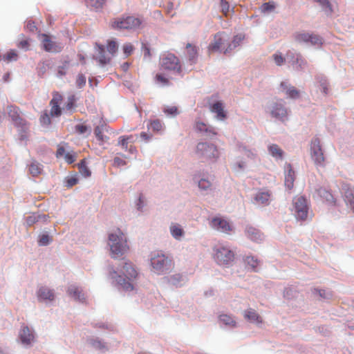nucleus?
<instances>
[{
  "mask_svg": "<svg viewBox=\"0 0 354 354\" xmlns=\"http://www.w3.org/2000/svg\"><path fill=\"white\" fill-rule=\"evenodd\" d=\"M118 270L125 277L123 278L118 272L115 270L113 267L109 268V277L113 280V282L115 283L118 289L123 290L126 292L131 291L134 289L132 280L136 279L138 276V272L133 267L131 262L126 260H122L118 266Z\"/></svg>",
  "mask_w": 354,
  "mask_h": 354,
  "instance_id": "f257e3e1",
  "label": "nucleus"
},
{
  "mask_svg": "<svg viewBox=\"0 0 354 354\" xmlns=\"http://www.w3.org/2000/svg\"><path fill=\"white\" fill-rule=\"evenodd\" d=\"M149 261L151 270L158 275L169 273L174 267L172 259L160 250L151 252Z\"/></svg>",
  "mask_w": 354,
  "mask_h": 354,
  "instance_id": "f03ea898",
  "label": "nucleus"
},
{
  "mask_svg": "<svg viewBox=\"0 0 354 354\" xmlns=\"http://www.w3.org/2000/svg\"><path fill=\"white\" fill-rule=\"evenodd\" d=\"M108 245L110 248L111 256L114 259L122 257L129 250L127 239L120 230L109 234Z\"/></svg>",
  "mask_w": 354,
  "mask_h": 354,
  "instance_id": "7ed1b4c3",
  "label": "nucleus"
},
{
  "mask_svg": "<svg viewBox=\"0 0 354 354\" xmlns=\"http://www.w3.org/2000/svg\"><path fill=\"white\" fill-rule=\"evenodd\" d=\"M8 113L15 126L18 129L19 140L21 141L26 140L28 127L26 121L20 116L19 109L15 106H8Z\"/></svg>",
  "mask_w": 354,
  "mask_h": 354,
  "instance_id": "20e7f679",
  "label": "nucleus"
},
{
  "mask_svg": "<svg viewBox=\"0 0 354 354\" xmlns=\"http://www.w3.org/2000/svg\"><path fill=\"white\" fill-rule=\"evenodd\" d=\"M213 250L214 259L218 264L228 266L234 261V252L229 247L218 245Z\"/></svg>",
  "mask_w": 354,
  "mask_h": 354,
  "instance_id": "39448f33",
  "label": "nucleus"
},
{
  "mask_svg": "<svg viewBox=\"0 0 354 354\" xmlns=\"http://www.w3.org/2000/svg\"><path fill=\"white\" fill-rule=\"evenodd\" d=\"M308 210L309 205L304 196H297L293 198L291 211L297 220H306L308 216Z\"/></svg>",
  "mask_w": 354,
  "mask_h": 354,
  "instance_id": "423d86ee",
  "label": "nucleus"
},
{
  "mask_svg": "<svg viewBox=\"0 0 354 354\" xmlns=\"http://www.w3.org/2000/svg\"><path fill=\"white\" fill-rule=\"evenodd\" d=\"M160 68L173 74H180L181 72V66L179 59L174 54H163L160 59Z\"/></svg>",
  "mask_w": 354,
  "mask_h": 354,
  "instance_id": "0eeeda50",
  "label": "nucleus"
},
{
  "mask_svg": "<svg viewBox=\"0 0 354 354\" xmlns=\"http://www.w3.org/2000/svg\"><path fill=\"white\" fill-rule=\"evenodd\" d=\"M310 158L316 167H324L325 166V156L324 150L321 145L320 140L315 137L311 140L310 147Z\"/></svg>",
  "mask_w": 354,
  "mask_h": 354,
  "instance_id": "6e6552de",
  "label": "nucleus"
},
{
  "mask_svg": "<svg viewBox=\"0 0 354 354\" xmlns=\"http://www.w3.org/2000/svg\"><path fill=\"white\" fill-rule=\"evenodd\" d=\"M294 39L299 44L306 46H315L319 48L323 44V39L319 35L307 32H296L294 35Z\"/></svg>",
  "mask_w": 354,
  "mask_h": 354,
  "instance_id": "1a4fd4ad",
  "label": "nucleus"
},
{
  "mask_svg": "<svg viewBox=\"0 0 354 354\" xmlns=\"http://www.w3.org/2000/svg\"><path fill=\"white\" fill-rule=\"evenodd\" d=\"M196 154L200 158L216 161L219 156L216 147L207 142H199L196 146Z\"/></svg>",
  "mask_w": 354,
  "mask_h": 354,
  "instance_id": "9d476101",
  "label": "nucleus"
},
{
  "mask_svg": "<svg viewBox=\"0 0 354 354\" xmlns=\"http://www.w3.org/2000/svg\"><path fill=\"white\" fill-rule=\"evenodd\" d=\"M266 111L272 118L280 121H285L288 118V110L283 100L272 101L266 108Z\"/></svg>",
  "mask_w": 354,
  "mask_h": 354,
  "instance_id": "9b49d317",
  "label": "nucleus"
},
{
  "mask_svg": "<svg viewBox=\"0 0 354 354\" xmlns=\"http://www.w3.org/2000/svg\"><path fill=\"white\" fill-rule=\"evenodd\" d=\"M140 24L141 21L139 18L129 16L115 19L112 24V27L115 29L134 30L139 28Z\"/></svg>",
  "mask_w": 354,
  "mask_h": 354,
  "instance_id": "f8f14e48",
  "label": "nucleus"
},
{
  "mask_svg": "<svg viewBox=\"0 0 354 354\" xmlns=\"http://www.w3.org/2000/svg\"><path fill=\"white\" fill-rule=\"evenodd\" d=\"M229 40L228 35L224 32H219L214 35L213 41L208 46L210 52H223L227 47V42Z\"/></svg>",
  "mask_w": 354,
  "mask_h": 354,
  "instance_id": "ddd939ff",
  "label": "nucleus"
},
{
  "mask_svg": "<svg viewBox=\"0 0 354 354\" xmlns=\"http://www.w3.org/2000/svg\"><path fill=\"white\" fill-rule=\"evenodd\" d=\"M286 60L297 71L304 70L307 66V62L301 55L294 51L286 53Z\"/></svg>",
  "mask_w": 354,
  "mask_h": 354,
  "instance_id": "4468645a",
  "label": "nucleus"
},
{
  "mask_svg": "<svg viewBox=\"0 0 354 354\" xmlns=\"http://www.w3.org/2000/svg\"><path fill=\"white\" fill-rule=\"evenodd\" d=\"M36 295L39 302H43L46 304L52 303L55 299L54 290L44 286L38 288Z\"/></svg>",
  "mask_w": 354,
  "mask_h": 354,
  "instance_id": "2eb2a0df",
  "label": "nucleus"
},
{
  "mask_svg": "<svg viewBox=\"0 0 354 354\" xmlns=\"http://www.w3.org/2000/svg\"><path fill=\"white\" fill-rule=\"evenodd\" d=\"M44 39L43 48L46 52L57 53L62 50L64 45L62 43L57 42L50 39L49 36L46 34L42 35Z\"/></svg>",
  "mask_w": 354,
  "mask_h": 354,
  "instance_id": "dca6fc26",
  "label": "nucleus"
},
{
  "mask_svg": "<svg viewBox=\"0 0 354 354\" xmlns=\"http://www.w3.org/2000/svg\"><path fill=\"white\" fill-rule=\"evenodd\" d=\"M19 339L24 346H29L35 341V331L27 326H22L19 331Z\"/></svg>",
  "mask_w": 354,
  "mask_h": 354,
  "instance_id": "f3484780",
  "label": "nucleus"
},
{
  "mask_svg": "<svg viewBox=\"0 0 354 354\" xmlns=\"http://www.w3.org/2000/svg\"><path fill=\"white\" fill-rule=\"evenodd\" d=\"M210 227L221 232H228L232 230L230 223L227 221L220 217L212 218L210 222Z\"/></svg>",
  "mask_w": 354,
  "mask_h": 354,
  "instance_id": "a211bd4d",
  "label": "nucleus"
},
{
  "mask_svg": "<svg viewBox=\"0 0 354 354\" xmlns=\"http://www.w3.org/2000/svg\"><path fill=\"white\" fill-rule=\"evenodd\" d=\"M93 59L98 62L100 66H104L111 60V57L105 54L104 46L97 43L95 44V54L93 55Z\"/></svg>",
  "mask_w": 354,
  "mask_h": 354,
  "instance_id": "6ab92c4d",
  "label": "nucleus"
},
{
  "mask_svg": "<svg viewBox=\"0 0 354 354\" xmlns=\"http://www.w3.org/2000/svg\"><path fill=\"white\" fill-rule=\"evenodd\" d=\"M281 91L289 98L296 100L299 97V91L290 85L288 82H282L280 84Z\"/></svg>",
  "mask_w": 354,
  "mask_h": 354,
  "instance_id": "aec40b11",
  "label": "nucleus"
},
{
  "mask_svg": "<svg viewBox=\"0 0 354 354\" xmlns=\"http://www.w3.org/2000/svg\"><path fill=\"white\" fill-rule=\"evenodd\" d=\"M271 194L269 191L259 190L253 197L254 203L257 205H268L270 203Z\"/></svg>",
  "mask_w": 354,
  "mask_h": 354,
  "instance_id": "412c9836",
  "label": "nucleus"
},
{
  "mask_svg": "<svg viewBox=\"0 0 354 354\" xmlns=\"http://www.w3.org/2000/svg\"><path fill=\"white\" fill-rule=\"evenodd\" d=\"M209 110L212 113L216 114V118L218 120H223L226 118V113L224 111L221 101H217L210 104Z\"/></svg>",
  "mask_w": 354,
  "mask_h": 354,
  "instance_id": "4be33fe9",
  "label": "nucleus"
},
{
  "mask_svg": "<svg viewBox=\"0 0 354 354\" xmlns=\"http://www.w3.org/2000/svg\"><path fill=\"white\" fill-rule=\"evenodd\" d=\"M167 283L176 287L182 286L185 282V277L179 273L164 277L163 279Z\"/></svg>",
  "mask_w": 354,
  "mask_h": 354,
  "instance_id": "5701e85b",
  "label": "nucleus"
},
{
  "mask_svg": "<svg viewBox=\"0 0 354 354\" xmlns=\"http://www.w3.org/2000/svg\"><path fill=\"white\" fill-rule=\"evenodd\" d=\"M244 39L245 35L243 33H239L234 35L231 42H227V47L224 50V54L229 53L232 50L239 46L241 44L242 41L244 40Z\"/></svg>",
  "mask_w": 354,
  "mask_h": 354,
  "instance_id": "b1692460",
  "label": "nucleus"
},
{
  "mask_svg": "<svg viewBox=\"0 0 354 354\" xmlns=\"http://www.w3.org/2000/svg\"><path fill=\"white\" fill-rule=\"evenodd\" d=\"M67 292L71 297L74 298V299L80 302L84 303L86 300L85 295L82 289L76 286H70L68 288Z\"/></svg>",
  "mask_w": 354,
  "mask_h": 354,
  "instance_id": "393cba45",
  "label": "nucleus"
},
{
  "mask_svg": "<svg viewBox=\"0 0 354 354\" xmlns=\"http://www.w3.org/2000/svg\"><path fill=\"white\" fill-rule=\"evenodd\" d=\"M169 232L171 236L176 241H181L185 236V231L178 223H172L169 226Z\"/></svg>",
  "mask_w": 354,
  "mask_h": 354,
  "instance_id": "a878e982",
  "label": "nucleus"
},
{
  "mask_svg": "<svg viewBox=\"0 0 354 354\" xmlns=\"http://www.w3.org/2000/svg\"><path fill=\"white\" fill-rule=\"evenodd\" d=\"M286 174H285V186L290 189L293 187L295 181V172L292 170L291 165L288 164L286 166Z\"/></svg>",
  "mask_w": 354,
  "mask_h": 354,
  "instance_id": "bb28decb",
  "label": "nucleus"
},
{
  "mask_svg": "<svg viewBox=\"0 0 354 354\" xmlns=\"http://www.w3.org/2000/svg\"><path fill=\"white\" fill-rule=\"evenodd\" d=\"M246 235L248 239L254 242H259L263 240V236L261 232L251 226L246 227Z\"/></svg>",
  "mask_w": 354,
  "mask_h": 354,
  "instance_id": "cd10ccee",
  "label": "nucleus"
},
{
  "mask_svg": "<svg viewBox=\"0 0 354 354\" xmlns=\"http://www.w3.org/2000/svg\"><path fill=\"white\" fill-rule=\"evenodd\" d=\"M243 316L245 319L251 323L260 324L262 322L257 311L252 308L245 310L243 313Z\"/></svg>",
  "mask_w": 354,
  "mask_h": 354,
  "instance_id": "c85d7f7f",
  "label": "nucleus"
},
{
  "mask_svg": "<svg viewBox=\"0 0 354 354\" xmlns=\"http://www.w3.org/2000/svg\"><path fill=\"white\" fill-rule=\"evenodd\" d=\"M269 153L276 160L283 158V151L276 144L270 145L268 147Z\"/></svg>",
  "mask_w": 354,
  "mask_h": 354,
  "instance_id": "c756f323",
  "label": "nucleus"
},
{
  "mask_svg": "<svg viewBox=\"0 0 354 354\" xmlns=\"http://www.w3.org/2000/svg\"><path fill=\"white\" fill-rule=\"evenodd\" d=\"M245 263L248 270L251 271H257V267L259 265V261L254 256H247L244 259Z\"/></svg>",
  "mask_w": 354,
  "mask_h": 354,
  "instance_id": "7c9ffc66",
  "label": "nucleus"
},
{
  "mask_svg": "<svg viewBox=\"0 0 354 354\" xmlns=\"http://www.w3.org/2000/svg\"><path fill=\"white\" fill-rule=\"evenodd\" d=\"M219 321L221 324L230 328H235L236 326V322L234 318L227 314H222L219 316Z\"/></svg>",
  "mask_w": 354,
  "mask_h": 354,
  "instance_id": "2f4dec72",
  "label": "nucleus"
},
{
  "mask_svg": "<svg viewBox=\"0 0 354 354\" xmlns=\"http://www.w3.org/2000/svg\"><path fill=\"white\" fill-rule=\"evenodd\" d=\"M74 131L78 135L88 136L91 133L92 129L84 124H77L75 126Z\"/></svg>",
  "mask_w": 354,
  "mask_h": 354,
  "instance_id": "473e14b6",
  "label": "nucleus"
},
{
  "mask_svg": "<svg viewBox=\"0 0 354 354\" xmlns=\"http://www.w3.org/2000/svg\"><path fill=\"white\" fill-rule=\"evenodd\" d=\"M322 8V10L327 15H330L333 12V6L328 0H314Z\"/></svg>",
  "mask_w": 354,
  "mask_h": 354,
  "instance_id": "72a5a7b5",
  "label": "nucleus"
},
{
  "mask_svg": "<svg viewBox=\"0 0 354 354\" xmlns=\"http://www.w3.org/2000/svg\"><path fill=\"white\" fill-rule=\"evenodd\" d=\"M88 344H91L94 348L100 351L107 350L106 346L104 342L99 338H91L88 340Z\"/></svg>",
  "mask_w": 354,
  "mask_h": 354,
  "instance_id": "f704fd0d",
  "label": "nucleus"
},
{
  "mask_svg": "<svg viewBox=\"0 0 354 354\" xmlns=\"http://www.w3.org/2000/svg\"><path fill=\"white\" fill-rule=\"evenodd\" d=\"M52 241L53 238L47 232H43L38 236V245L39 246H47Z\"/></svg>",
  "mask_w": 354,
  "mask_h": 354,
  "instance_id": "c9c22d12",
  "label": "nucleus"
},
{
  "mask_svg": "<svg viewBox=\"0 0 354 354\" xmlns=\"http://www.w3.org/2000/svg\"><path fill=\"white\" fill-rule=\"evenodd\" d=\"M104 127V125L97 126L94 130V133L97 139L100 142V144L104 143L108 140V137L103 135Z\"/></svg>",
  "mask_w": 354,
  "mask_h": 354,
  "instance_id": "e433bc0d",
  "label": "nucleus"
},
{
  "mask_svg": "<svg viewBox=\"0 0 354 354\" xmlns=\"http://www.w3.org/2000/svg\"><path fill=\"white\" fill-rule=\"evenodd\" d=\"M187 48H189L187 53L188 60L190 64L193 65L196 62L197 60V52L194 48L191 46L189 44H187Z\"/></svg>",
  "mask_w": 354,
  "mask_h": 354,
  "instance_id": "4c0bfd02",
  "label": "nucleus"
},
{
  "mask_svg": "<svg viewBox=\"0 0 354 354\" xmlns=\"http://www.w3.org/2000/svg\"><path fill=\"white\" fill-rule=\"evenodd\" d=\"M70 66V61L68 59L64 60L61 66H58L57 76L62 77L66 74L67 70Z\"/></svg>",
  "mask_w": 354,
  "mask_h": 354,
  "instance_id": "58836bf2",
  "label": "nucleus"
},
{
  "mask_svg": "<svg viewBox=\"0 0 354 354\" xmlns=\"http://www.w3.org/2000/svg\"><path fill=\"white\" fill-rule=\"evenodd\" d=\"M87 6L97 10L101 9L105 3V0H85Z\"/></svg>",
  "mask_w": 354,
  "mask_h": 354,
  "instance_id": "ea45409f",
  "label": "nucleus"
},
{
  "mask_svg": "<svg viewBox=\"0 0 354 354\" xmlns=\"http://www.w3.org/2000/svg\"><path fill=\"white\" fill-rule=\"evenodd\" d=\"M212 183L210 181L205 178H201L198 181V187L201 191L207 192L211 189Z\"/></svg>",
  "mask_w": 354,
  "mask_h": 354,
  "instance_id": "a19ab883",
  "label": "nucleus"
},
{
  "mask_svg": "<svg viewBox=\"0 0 354 354\" xmlns=\"http://www.w3.org/2000/svg\"><path fill=\"white\" fill-rule=\"evenodd\" d=\"M275 9V4L272 1L264 3L260 7V10L263 14H269L273 12Z\"/></svg>",
  "mask_w": 354,
  "mask_h": 354,
  "instance_id": "79ce46f5",
  "label": "nucleus"
},
{
  "mask_svg": "<svg viewBox=\"0 0 354 354\" xmlns=\"http://www.w3.org/2000/svg\"><path fill=\"white\" fill-rule=\"evenodd\" d=\"M317 81L319 83V86L321 87L322 92L326 95L328 93V82L325 77L322 75H318L317 77Z\"/></svg>",
  "mask_w": 354,
  "mask_h": 354,
  "instance_id": "37998d69",
  "label": "nucleus"
},
{
  "mask_svg": "<svg viewBox=\"0 0 354 354\" xmlns=\"http://www.w3.org/2000/svg\"><path fill=\"white\" fill-rule=\"evenodd\" d=\"M344 202L346 205L350 207L354 212V195L350 191H346L344 194Z\"/></svg>",
  "mask_w": 354,
  "mask_h": 354,
  "instance_id": "c03bdc74",
  "label": "nucleus"
},
{
  "mask_svg": "<svg viewBox=\"0 0 354 354\" xmlns=\"http://www.w3.org/2000/svg\"><path fill=\"white\" fill-rule=\"evenodd\" d=\"M29 171L33 176H37L42 171V165L37 162H32L29 167Z\"/></svg>",
  "mask_w": 354,
  "mask_h": 354,
  "instance_id": "a18cd8bd",
  "label": "nucleus"
},
{
  "mask_svg": "<svg viewBox=\"0 0 354 354\" xmlns=\"http://www.w3.org/2000/svg\"><path fill=\"white\" fill-rule=\"evenodd\" d=\"M318 194L328 202L333 201V195L325 188L320 187L317 189Z\"/></svg>",
  "mask_w": 354,
  "mask_h": 354,
  "instance_id": "49530a36",
  "label": "nucleus"
},
{
  "mask_svg": "<svg viewBox=\"0 0 354 354\" xmlns=\"http://www.w3.org/2000/svg\"><path fill=\"white\" fill-rule=\"evenodd\" d=\"M51 109L50 112V115L51 116H59L61 115L62 111L58 105L57 102H55L54 99H53L50 102Z\"/></svg>",
  "mask_w": 354,
  "mask_h": 354,
  "instance_id": "de8ad7c7",
  "label": "nucleus"
},
{
  "mask_svg": "<svg viewBox=\"0 0 354 354\" xmlns=\"http://www.w3.org/2000/svg\"><path fill=\"white\" fill-rule=\"evenodd\" d=\"M136 209L140 212H143L145 206V201L142 194H139L137 200L135 202Z\"/></svg>",
  "mask_w": 354,
  "mask_h": 354,
  "instance_id": "09e8293b",
  "label": "nucleus"
},
{
  "mask_svg": "<svg viewBox=\"0 0 354 354\" xmlns=\"http://www.w3.org/2000/svg\"><path fill=\"white\" fill-rule=\"evenodd\" d=\"M80 172L84 177H88L91 176V171L86 167V162L84 160H82L80 163H79Z\"/></svg>",
  "mask_w": 354,
  "mask_h": 354,
  "instance_id": "8fccbe9b",
  "label": "nucleus"
},
{
  "mask_svg": "<svg viewBox=\"0 0 354 354\" xmlns=\"http://www.w3.org/2000/svg\"><path fill=\"white\" fill-rule=\"evenodd\" d=\"M39 120H40L41 124L44 127H48L51 123L50 115L48 113V112L46 111H44L41 115Z\"/></svg>",
  "mask_w": 354,
  "mask_h": 354,
  "instance_id": "3c124183",
  "label": "nucleus"
},
{
  "mask_svg": "<svg viewBox=\"0 0 354 354\" xmlns=\"http://www.w3.org/2000/svg\"><path fill=\"white\" fill-rule=\"evenodd\" d=\"M39 222V214L34 213L26 218V223L28 225L30 226L34 223Z\"/></svg>",
  "mask_w": 354,
  "mask_h": 354,
  "instance_id": "603ef678",
  "label": "nucleus"
},
{
  "mask_svg": "<svg viewBox=\"0 0 354 354\" xmlns=\"http://www.w3.org/2000/svg\"><path fill=\"white\" fill-rule=\"evenodd\" d=\"M86 78L85 75L82 73L78 74L76 79V86L79 88H83L86 85Z\"/></svg>",
  "mask_w": 354,
  "mask_h": 354,
  "instance_id": "864d4df0",
  "label": "nucleus"
},
{
  "mask_svg": "<svg viewBox=\"0 0 354 354\" xmlns=\"http://www.w3.org/2000/svg\"><path fill=\"white\" fill-rule=\"evenodd\" d=\"M313 294L315 295H319L321 298L323 299H329L332 296L330 292H327L325 290L321 289H314Z\"/></svg>",
  "mask_w": 354,
  "mask_h": 354,
  "instance_id": "5fc2aeb1",
  "label": "nucleus"
},
{
  "mask_svg": "<svg viewBox=\"0 0 354 354\" xmlns=\"http://www.w3.org/2000/svg\"><path fill=\"white\" fill-rule=\"evenodd\" d=\"M3 59L8 62L16 61L17 59V54L15 50H11L3 55Z\"/></svg>",
  "mask_w": 354,
  "mask_h": 354,
  "instance_id": "6e6d98bb",
  "label": "nucleus"
},
{
  "mask_svg": "<svg viewBox=\"0 0 354 354\" xmlns=\"http://www.w3.org/2000/svg\"><path fill=\"white\" fill-rule=\"evenodd\" d=\"M238 150L239 153L244 154L248 158H252L254 156V152L250 149H248L245 146L239 145Z\"/></svg>",
  "mask_w": 354,
  "mask_h": 354,
  "instance_id": "4d7b16f0",
  "label": "nucleus"
},
{
  "mask_svg": "<svg viewBox=\"0 0 354 354\" xmlns=\"http://www.w3.org/2000/svg\"><path fill=\"white\" fill-rule=\"evenodd\" d=\"M220 6L221 8V11L225 15H227L230 11L233 12V9H230V6L227 1L225 0H221Z\"/></svg>",
  "mask_w": 354,
  "mask_h": 354,
  "instance_id": "13d9d810",
  "label": "nucleus"
},
{
  "mask_svg": "<svg viewBox=\"0 0 354 354\" xmlns=\"http://www.w3.org/2000/svg\"><path fill=\"white\" fill-rule=\"evenodd\" d=\"M156 81L158 84L162 86H168L169 84V80L164 77L162 74H157L156 75Z\"/></svg>",
  "mask_w": 354,
  "mask_h": 354,
  "instance_id": "bf43d9fd",
  "label": "nucleus"
},
{
  "mask_svg": "<svg viewBox=\"0 0 354 354\" xmlns=\"http://www.w3.org/2000/svg\"><path fill=\"white\" fill-rule=\"evenodd\" d=\"M245 162L243 160H239L233 164V169L236 171H240L245 168Z\"/></svg>",
  "mask_w": 354,
  "mask_h": 354,
  "instance_id": "052dcab7",
  "label": "nucleus"
},
{
  "mask_svg": "<svg viewBox=\"0 0 354 354\" xmlns=\"http://www.w3.org/2000/svg\"><path fill=\"white\" fill-rule=\"evenodd\" d=\"M149 128L155 131H158L162 129V124L159 120H156L150 122Z\"/></svg>",
  "mask_w": 354,
  "mask_h": 354,
  "instance_id": "680f3d73",
  "label": "nucleus"
},
{
  "mask_svg": "<svg viewBox=\"0 0 354 354\" xmlns=\"http://www.w3.org/2000/svg\"><path fill=\"white\" fill-rule=\"evenodd\" d=\"M107 50L109 54L113 55L117 50V45L116 43L113 41H111L107 44Z\"/></svg>",
  "mask_w": 354,
  "mask_h": 354,
  "instance_id": "e2e57ef3",
  "label": "nucleus"
},
{
  "mask_svg": "<svg viewBox=\"0 0 354 354\" xmlns=\"http://www.w3.org/2000/svg\"><path fill=\"white\" fill-rule=\"evenodd\" d=\"M78 183V178L76 177H67L65 181V185L67 187H71Z\"/></svg>",
  "mask_w": 354,
  "mask_h": 354,
  "instance_id": "0e129e2a",
  "label": "nucleus"
},
{
  "mask_svg": "<svg viewBox=\"0 0 354 354\" xmlns=\"http://www.w3.org/2000/svg\"><path fill=\"white\" fill-rule=\"evenodd\" d=\"M273 58L275 64L277 66H281L286 60V57L283 58L281 54H274L273 55Z\"/></svg>",
  "mask_w": 354,
  "mask_h": 354,
  "instance_id": "69168bd1",
  "label": "nucleus"
},
{
  "mask_svg": "<svg viewBox=\"0 0 354 354\" xmlns=\"http://www.w3.org/2000/svg\"><path fill=\"white\" fill-rule=\"evenodd\" d=\"M66 162L68 164H72L75 160V153L73 152H66L64 156Z\"/></svg>",
  "mask_w": 354,
  "mask_h": 354,
  "instance_id": "338daca9",
  "label": "nucleus"
},
{
  "mask_svg": "<svg viewBox=\"0 0 354 354\" xmlns=\"http://www.w3.org/2000/svg\"><path fill=\"white\" fill-rule=\"evenodd\" d=\"M164 112L168 115L176 116L178 114V109L176 106L165 108Z\"/></svg>",
  "mask_w": 354,
  "mask_h": 354,
  "instance_id": "774afa93",
  "label": "nucleus"
}]
</instances>
